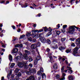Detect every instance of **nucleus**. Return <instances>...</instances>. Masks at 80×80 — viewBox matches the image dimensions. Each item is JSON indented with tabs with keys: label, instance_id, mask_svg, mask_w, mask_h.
Segmentation results:
<instances>
[{
	"label": "nucleus",
	"instance_id": "nucleus-1",
	"mask_svg": "<svg viewBox=\"0 0 80 80\" xmlns=\"http://www.w3.org/2000/svg\"><path fill=\"white\" fill-rule=\"evenodd\" d=\"M74 27L76 28L78 30L79 28L78 27L75 26H70L69 27V30L68 31V33H73L74 32V29H75Z\"/></svg>",
	"mask_w": 80,
	"mask_h": 80
},
{
	"label": "nucleus",
	"instance_id": "nucleus-2",
	"mask_svg": "<svg viewBox=\"0 0 80 80\" xmlns=\"http://www.w3.org/2000/svg\"><path fill=\"white\" fill-rule=\"evenodd\" d=\"M18 52V49L17 48H15L12 49V53H17Z\"/></svg>",
	"mask_w": 80,
	"mask_h": 80
},
{
	"label": "nucleus",
	"instance_id": "nucleus-3",
	"mask_svg": "<svg viewBox=\"0 0 80 80\" xmlns=\"http://www.w3.org/2000/svg\"><path fill=\"white\" fill-rule=\"evenodd\" d=\"M29 71H30V72H31V73H36V70L35 68L31 69L30 68H29Z\"/></svg>",
	"mask_w": 80,
	"mask_h": 80
},
{
	"label": "nucleus",
	"instance_id": "nucleus-4",
	"mask_svg": "<svg viewBox=\"0 0 80 80\" xmlns=\"http://www.w3.org/2000/svg\"><path fill=\"white\" fill-rule=\"evenodd\" d=\"M67 68L68 69V72L69 73H72L73 72V71L72 70V68L70 67H67Z\"/></svg>",
	"mask_w": 80,
	"mask_h": 80
},
{
	"label": "nucleus",
	"instance_id": "nucleus-5",
	"mask_svg": "<svg viewBox=\"0 0 80 80\" xmlns=\"http://www.w3.org/2000/svg\"><path fill=\"white\" fill-rule=\"evenodd\" d=\"M78 48H75L73 49V53H78Z\"/></svg>",
	"mask_w": 80,
	"mask_h": 80
},
{
	"label": "nucleus",
	"instance_id": "nucleus-6",
	"mask_svg": "<svg viewBox=\"0 0 80 80\" xmlns=\"http://www.w3.org/2000/svg\"><path fill=\"white\" fill-rule=\"evenodd\" d=\"M31 47L32 48L35 49V48H36L37 47V46L36 44H33L31 45Z\"/></svg>",
	"mask_w": 80,
	"mask_h": 80
},
{
	"label": "nucleus",
	"instance_id": "nucleus-7",
	"mask_svg": "<svg viewBox=\"0 0 80 80\" xmlns=\"http://www.w3.org/2000/svg\"><path fill=\"white\" fill-rule=\"evenodd\" d=\"M40 40H41V42L42 43H45L46 41L45 40V39L43 37H40Z\"/></svg>",
	"mask_w": 80,
	"mask_h": 80
},
{
	"label": "nucleus",
	"instance_id": "nucleus-8",
	"mask_svg": "<svg viewBox=\"0 0 80 80\" xmlns=\"http://www.w3.org/2000/svg\"><path fill=\"white\" fill-rule=\"evenodd\" d=\"M18 66L20 68H22L23 67V64L22 62H19L18 63Z\"/></svg>",
	"mask_w": 80,
	"mask_h": 80
},
{
	"label": "nucleus",
	"instance_id": "nucleus-9",
	"mask_svg": "<svg viewBox=\"0 0 80 80\" xmlns=\"http://www.w3.org/2000/svg\"><path fill=\"white\" fill-rule=\"evenodd\" d=\"M22 47H23V46L22 45V44H17L15 46V47H19V48H22Z\"/></svg>",
	"mask_w": 80,
	"mask_h": 80
},
{
	"label": "nucleus",
	"instance_id": "nucleus-10",
	"mask_svg": "<svg viewBox=\"0 0 80 80\" xmlns=\"http://www.w3.org/2000/svg\"><path fill=\"white\" fill-rule=\"evenodd\" d=\"M62 78H61L60 80H64L65 79V76L66 75V74L64 73H62Z\"/></svg>",
	"mask_w": 80,
	"mask_h": 80
},
{
	"label": "nucleus",
	"instance_id": "nucleus-11",
	"mask_svg": "<svg viewBox=\"0 0 80 80\" xmlns=\"http://www.w3.org/2000/svg\"><path fill=\"white\" fill-rule=\"evenodd\" d=\"M29 78L30 80H35V77L31 75Z\"/></svg>",
	"mask_w": 80,
	"mask_h": 80
},
{
	"label": "nucleus",
	"instance_id": "nucleus-12",
	"mask_svg": "<svg viewBox=\"0 0 80 80\" xmlns=\"http://www.w3.org/2000/svg\"><path fill=\"white\" fill-rule=\"evenodd\" d=\"M26 35L27 36V37H30V35H31V32H27V33L26 34Z\"/></svg>",
	"mask_w": 80,
	"mask_h": 80
},
{
	"label": "nucleus",
	"instance_id": "nucleus-13",
	"mask_svg": "<svg viewBox=\"0 0 80 80\" xmlns=\"http://www.w3.org/2000/svg\"><path fill=\"white\" fill-rule=\"evenodd\" d=\"M68 79L69 80H73V78L72 76H69L68 77Z\"/></svg>",
	"mask_w": 80,
	"mask_h": 80
},
{
	"label": "nucleus",
	"instance_id": "nucleus-14",
	"mask_svg": "<svg viewBox=\"0 0 80 80\" xmlns=\"http://www.w3.org/2000/svg\"><path fill=\"white\" fill-rule=\"evenodd\" d=\"M58 67V66H57V63H55L54 64V65L53 66V68H54V69H57Z\"/></svg>",
	"mask_w": 80,
	"mask_h": 80
},
{
	"label": "nucleus",
	"instance_id": "nucleus-15",
	"mask_svg": "<svg viewBox=\"0 0 80 80\" xmlns=\"http://www.w3.org/2000/svg\"><path fill=\"white\" fill-rule=\"evenodd\" d=\"M71 51H72L71 49H67L66 51V53H70V52H71Z\"/></svg>",
	"mask_w": 80,
	"mask_h": 80
},
{
	"label": "nucleus",
	"instance_id": "nucleus-16",
	"mask_svg": "<svg viewBox=\"0 0 80 80\" xmlns=\"http://www.w3.org/2000/svg\"><path fill=\"white\" fill-rule=\"evenodd\" d=\"M76 42L77 44H80V38L77 39Z\"/></svg>",
	"mask_w": 80,
	"mask_h": 80
},
{
	"label": "nucleus",
	"instance_id": "nucleus-17",
	"mask_svg": "<svg viewBox=\"0 0 80 80\" xmlns=\"http://www.w3.org/2000/svg\"><path fill=\"white\" fill-rule=\"evenodd\" d=\"M23 57H24L25 59H26V60H27L28 58V57L27 56V55L26 54H24Z\"/></svg>",
	"mask_w": 80,
	"mask_h": 80
},
{
	"label": "nucleus",
	"instance_id": "nucleus-18",
	"mask_svg": "<svg viewBox=\"0 0 80 80\" xmlns=\"http://www.w3.org/2000/svg\"><path fill=\"white\" fill-rule=\"evenodd\" d=\"M50 58V61H51V62L52 63V62H53L54 61H53V58H52V56L49 57Z\"/></svg>",
	"mask_w": 80,
	"mask_h": 80
},
{
	"label": "nucleus",
	"instance_id": "nucleus-19",
	"mask_svg": "<svg viewBox=\"0 0 80 80\" xmlns=\"http://www.w3.org/2000/svg\"><path fill=\"white\" fill-rule=\"evenodd\" d=\"M9 59L10 61H12V56H11V55L10 54L9 55Z\"/></svg>",
	"mask_w": 80,
	"mask_h": 80
},
{
	"label": "nucleus",
	"instance_id": "nucleus-20",
	"mask_svg": "<svg viewBox=\"0 0 80 80\" xmlns=\"http://www.w3.org/2000/svg\"><path fill=\"white\" fill-rule=\"evenodd\" d=\"M24 51L25 52V53H27L28 55H30V54L31 53L30 52V51H28V50H25Z\"/></svg>",
	"mask_w": 80,
	"mask_h": 80
},
{
	"label": "nucleus",
	"instance_id": "nucleus-21",
	"mask_svg": "<svg viewBox=\"0 0 80 80\" xmlns=\"http://www.w3.org/2000/svg\"><path fill=\"white\" fill-rule=\"evenodd\" d=\"M38 63V61L37 60H35L34 61V64L35 65H37V63Z\"/></svg>",
	"mask_w": 80,
	"mask_h": 80
},
{
	"label": "nucleus",
	"instance_id": "nucleus-22",
	"mask_svg": "<svg viewBox=\"0 0 80 80\" xmlns=\"http://www.w3.org/2000/svg\"><path fill=\"white\" fill-rule=\"evenodd\" d=\"M14 66H15V64L13 63L11 64L10 67L11 68H12Z\"/></svg>",
	"mask_w": 80,
	"mask_h": 80
},
{
	"label": "nucleus",
	"instance_id": "nucleus-23",
	"mask_svg": "<svg viewBox=\"0 0 80 80\" xmlns=\"http://www.w3.org/2000/svg\"><path fill=\"white\" fill-rule=\"evenodd\" d=\"M42 28H43V29H44V32H47V30H48V29H47V27H43Z\"/></svg>",
	"mask_w": 80,
	"mask_h": 80
},
{
	"label": "nucleus",
	"instance_id": "nucleus-24",
	"mask_svg": "<svg viewBox=\"0 0 80 80\" xmlns=\"http://www.w3.org/2000/svg\"><path fill=\"white\" fill-rule=\"evenodd\" d=\"M41 59V58L39 56H38L36 58V59L37 60H40Z\"/></svg>",
	"mask_w": 80,
	"mask_h": 80
},
{
	"label": "nucleus",
	"instance_id": "nucleus-25",
	"mask_svg": "<svg viewBox=\"0 0 80 80\" xmlns=\"http://www.w3.org/2000/svg\"><path fill=\"white\" fill-rule=\"evenodd\" d=\"M42 71H39L38 72V74L39 75H40L42 74Z\"/></svg>",
	"mask_w": 80,
	"mask_h": 80
},
{
	"label": "nucleus",
	"instance_id": "nucleus-26",
	"mask_svg": "<svg viewBox=\"0 0 80 80\" xmlns=\"http://www.w3.org/2000/svg\"><path fill=\"white\" fill-rule=\"evenodd\" d=\"M59 49L60 50H62L65 49V48L61 46L59 47Z\"/></svg>",
	"mask_w": 80,
	"mask_h": 80
},
{
	"label": "nucleus",
	"instance_id": "nucleus-27",
	"mask_svg": "<svg viewBox=\"0 0 80 80\" xmlns=\"http://www.w3.org/2000/svg\"><path fill=\"white\" fill-rule=\"evenodd\" d=\"M42 77L43 78H46V75H45V73H44L42 75Z\"/></svg>",
	"mask_w": 80,
	"mask_h": 80
},
{
	"label": "nucleus",
	"instance_id": "nucleus-28",
	"mask_svg": "<svg viewBox=\"0 0 80 80\" xmlns=\"http://www.w3.org/2000/svg\"><path fill=\"white\" fill-rule=\"evenodd\" d=\"M52 32H49L48 34H46V37H48V36H50Z\"/></svg>",
	"mask_w": 80,
	"mask_h": 80
},
{
	"label": "nucleus",
	"instance_id": "nucleus-29",
	"mask_svg": "<svg viewBox=\"0 0 80 80\" xmlns=\"http://www.w3.org/2000/svg\"><path fill=\"white\" fill-rule=\"evenodd\" d=\"M75 1V0H71L70 1V3L71 5L73 4V3H74V2Z\"/></svg>",
	"mask_w": 80,
	"mask_h": 80
},
{
	"label": "nucleus",
	"instance_id": "nucleus-30",
	"mask_svg": "<svg viewBox=\"0 0 80 80\" xmlns=\"http://www.w3.org/2000/svg\"><path fill=\"white\" fill-rule=\"evenodd\" d=\"M16 75H18V77H20L22 75V73L20 72H19L18 74H16Z\"/></svg>",
	"mask_w": 80,
	"mask_h": 80
},
{
	"label": "nucleus",
	"instance_id": "nucleus-31",
	"mask_svg": "<svg viewBox=\"0 0 80 80\" xmlns=\"http://www.w3.org/2000/svg\"><path fill=\"white\" fill-rule=\"evenodd\" d=\"M25 35L24 34L22 35H21L20 37V39H22V38H24L25 37Z\"/></svg>",
	"mask_w": 80,
	"mask_h": 80
},
{
	"label": "nucleus",
	"instance_id": "nucleus-32",
	"mask_svg": "<svg viewBox=\"0 0 80 80\" xmlns=\"http://www.w3.org/2000/svg\"><path fill=\"white\" fill-rule=\"evenodd\" d=\"M56 78L57 79H58L60 78L59 74H57L56 76Z\"/></svg>",
	"mask_w": 80,
	"mask_h": 80
},
{
	"label": "nucleus",
	"instance_id": "nucleus-33",
	"mask_svg": "<svg viewBox=\"0 0 80 80\" xmlns=\"http://www.w3.org/2000/svg\"><path fill=\"white\" fill-rule=\"evenodd\" d=\"M20 69L17 68L16 69L15 71V72L16 73H17V72H18V71H19Z\"/></svg>",
	"mask_w": 80,
	"mask_h": 80
},
{
	"label": "nucleus",
	"instance_id": "nucleus-34",
	"mask_svg": "<svg viewBox=\"0 0 80 80\" xmlns=\"http://www.w3.org/2000/svg\"><path fill=\"white\" fill-rule=\"evenodd\" d=\"M29 60L30 62H32V61H33V59L31 58V57H29Z\"/></svg>",
	"mask_w": 80,
	"mask_h": 80
},
{
	"label": "nucleus",
	"instance_id": "nucleus-35",
	"mask_svg": "<svg viewBox=\"0 0 80 80\" xmlns=\"http://www.w3.org/2000/svg\"><path fill=\"white\" fill-rule=\"evenodd\" d=\"M22 63L23 65V66H24V65H26V64H27V61L24 62Z\"/></svg>",
	"mask_w": 80,
	"mask_h": 80
},
{
	"label": "nucleus",
	"instance_id": "nucleus-36",
	"mask_svg": "<svg viewBox=\"0 0 80 80\" xmlns=\"http://www.w3.org/2000/svg\"><path fill=\"white\" fill-rule=\"evenodd\" d=\"M28 38V40L30 41V42H32V38L29 37V38Z\"/></svg>",
	"mask_w": 80,
	"mask_h": 80
},
{
	"label": "nucleus",
	"instance_id": "nucleus-37",
	"mask_svg": "<svg viewBox=\"0 0 80 80\" xmlns=\"http://www.w3.org/2000/svg\"><path fill=\"white\" fill-rule=\"evenodd\" d=\"M36 45H37V47H40V42H38L37 43V44H36Z\"/></svg>",
	"mask_w": 80,
	"mask_h": 80
},
{
	"label": "nucleus",
	"instance_id": "nucleus-38",
	"mask_svg": "<svg viewBox=\"0 0 80 80\" xmlns=\"http://www.w3.org/2000/svg\"><path fill=\"white\" fill-rule=\"evenodd\" d=\"M64 67H65V66H63L61 68V71H62V73H63V70H64Z\"/></svg>",
	"mask_w": 80,
	"mask_h": 80
},
{
	"label": "nucleus",
	"instance_id": "nucleus-39",
	"mask_svg": "<svg viewBox=\"0 0 80 80\" xmlns=\"http://www.w3.org/2000/svg\"><path fill=\"white\" fill-rule=\"evenodd\" d=\"M40 70L41 71L42 73H43V69L41 67L40 68Z\"/></svg>",
	"mask_w": 80,
	"mask_h": 80
},
{
	"label": "nucleus",
	"instance_id": "nucleus-40",
	"mask_svg": "<svg viewBox=\"0 0 80 80\" xmlns=\"http://www.w3.org/2000/svg\"><path fill=\"white\" fill-rule=\"evenodd\" d=\"M20 79V78H19V76H17L16 77V80H18Z\"/></svg>",
	"mask_w": 80,
	"mask_h": 80
},
{
	"label": "nucleus",
	"instance_id": "nucleus-41",
	"mask_svg": "<svg viewBox=\"0 0 80 80\" xmlns=\"http://www.w3.org/2000/svg\"><path fill=\"white\" fill-rule=\"evenodd\" d=\"M29 67L30 68H32V67H33V65L32 63H30L29 65Z\"/></svg>",
	"mask_w": 80,
	"mask_h": 80
},
{
	"label": "nucleus",
	"instance_id": "nucleus-42",
	"mask_svg": "<svg viewBox=\"0 0 80 80\" xmlns=\"http://www.w3.org/2000/svg\"><path fill=\"white\" fill-rule=\"evenodd\" d=\"M66 40L65 38H61V41L62 42H64Z\"/></svg>",
	"mask_w": 80,
	"mask_h": 80
},
{
	"label": "nucleus",
	"instance_id": "nucleus-43",
	"mask_svg": "<svg viewBox=\"0 0 80 80\" xmlns=\"http://www.w3.org/2000/svg\"><path fill=\"white\" fill-rule=\"evenodd\" d=\"M47 42L48 43H49V44H50V43H51L50 40L49 39H48L47 40Z\"/></svg>",
	"mask_w": 80,
	"mask_h": 80
},
{
	"label": "nucleus",
	"instance_id": "nucleus-44",
	"mask_svg": "<svg viewBox=\"0 0 80 80\" xmlns=\"http://www.w3.org/2000/svg\"><path fill=\"white\" fill-rule=\"evenodd\" d=\"M67 27V25H65L63 26V29H65V28H66Z\"/></svg>",
	"mask_w": 80,
	"mask_h": 80
},
{
	"label": "nucleus",
	"instance_id": "nucleus-45",
	"mask_svg": "<svg viewBox=\"0 0 80 80\" xmlns=\"http://www.w3.org/2000/svg\"><path fill=\"white\" fill-rule=\"evenodd\" d=\"M43 30L42 29L39 30L38 32H43Z\"/></svg>",
	"mask_w": 80,
	"mask_h": 80
},
{
	"label": "nucleus",
	"instance_id": "nucleus-46",
	"mask_svg": "<svg viewBox=\"0 0 80 80\" xmlns=\"http://www.w3.org/2000/svg\"><path fill=\"white\" fill-rule=\"evenodd\" d=\"M43 33H41L40 34H39V36H40V37H43Z\"/></svg>",
	"mask_w": 80,
	"mask_h": 80
},
{
	"label": "nucleus",
	"instance_id": "nucleus-47",
	"mask_svg": "<svg viewBox=\"0 0 80 80\" xmlns=\"http://www.w3.org/2000/svg\"><path fill=\"white\" fill-rule=\"evenodd\" d=\"M60 33V31H58L56 32V34L57 35H59Z\"/></svg>",
	"mask_w": 80,
	"mask_h": 80
},
{
	"label": "nucleus",
	"instance_id": "nucleus-48",
	"mask_svg": "<svg viewBox=\"0 0 80 80\" xmlns=\"http://www.w3.org/2000/svg\"><path fill=\"white\" fill-rule=\"evenodd\" d=\"M20 58V56H17L15 58L17 59V60H18L19 58Z\"/></svg>",
	"mask_w": 80,
	"mask_h": 80
},
{
	"label": "nucleus",
	"instance_id": "nucleus-49",
	"mask_svg": "<svg viewBox=\"0 0 80 80\" xmlns=\"http://www.w3.org/2000/svg\"><path fill=\"white\" fill-rule=\"evenodd\" d=\"M53 48H54V49H57V48H58L57 46L56 45L55 46L53 47Z\"/></svg>",
	"mask_w": 80,
	"mask_h": 80
},
{
	"label": "nucleus",
	"instance_id": "nucleus-50",
	"mask_svg": "<svg viewBox=\"0 0 80 80\" xmlns=\"http://www.w3.org/2000/svg\"><path fill=\"white\" fill-rule=\"evenodd\" d=\"M71 46L72 47H75V44H74V43H72L71 44Z\"/></svg>",
	"mask_w": 80,
	"mask_h": 80
},
{
	"label": "nucleus",
	"instance_id": "nucleus-51",
	"mask_svg": "<svg viewBox=\"0 0 80 80\" xmlns=\"http://www.w3.org/2000/svg\"><path fill=\"white\" fill-rule=\"evenodd\" d=\"M27 75H30V72L28 71L26 72Z\"/></svg>",
	"mask_w": 80,
	"mask_h": 80
},
{
	"label": "nucleus",
	"instance_id": "nucleus-52",
	"mask_svg": "<svg viewBox=\"0 0 80 80\" xmlns=\"http://www.w3.org/2000/svg\"><path fill=\"white\" fill-rule=\"evenodd\" d=\"M32 32H38V30H32Z\"/></svg>",
	"mask_w": 80,
	"mask_h": 80
},
{
	"label": "nucleus",
	"instance_id": "nucleus-53",
	"mask_svg": "<svg viewBox=\"0 0 80 80\" xmlns=\"http://www.w3.org/2000/svg\"><path fill=\"white\" fill-rule=\"evenodd\" d=\"M70 40L71 41H73L74 40H75V39H74V38H70Z\"/></svg>",
	"mask_w": 80,
	"mask_h": 80
},
{
	"label": "nucleus",
	"instance_id": "nucleus-54",
	"mask_svg": "<svg viewBox=\"0 0 80 80\" xmlns=\"http://www.w3.org/2000/svg\"><path fill=\"white\" fill-rule=\"evenodd\" d=\"M50 50L49 49V48H47L46 49V51L47 52H50Z\"/></svg>",
	"mask_w": 80,
	"mask_h": 80
},
{
	"label": "nucleus",
	"instance_id": "nucleus-55",
	"mask_svg": "<svg viewBox=\"0 0 80 80\" xmlns=\"http://www.w3.org/2000/svg\"><path fill=\"white\" fill-rule=\"evenodd\" d=\"M12 73V70H11L9 72V75H11Z\"/></svg>",
	"mask_w": 80,
	"mask_h": 80
},
{
	"label": "nucleus",
	"instance_id": "nucleus-56",
	"mask_svg": "<svg viewBox=\"0 0 80 80\" xmlns=\"http://www.w3.org/2000/svg\"><path fill=\"white\" fill-rule=\"evenodd\" d=\"M61 31L63 33H65V29H62Z\"/></svg>",
	"mask_w": 80,
	"mask_h": 80
},
{
	"label": "nucleus",
	"instance_id": "nucleus-57",
	"mask_svg": "<svg viewBox=\"0 0 80 80\" xmlns=\"http://www.w3.org/2000/svg\"><path fill=\"white\" fill-rule=\"evenodd\" d=\"M52 53H48V57H50V56H51V55H52Z\"/></svg>",
	"mask_w": 80,
	"mask_h": 80
},
{
	"label": "nucleus",
	"instance_id": "nucleus-58",
	"mask_svg": "<svg viewBox=\"0 0 80 80\" xmlns=\"http://www.w3.org/2000/svg\"><path fill=\"white\" fill-rule=\"evenodd\" d=\"M7 77L8 79H9V77H10V74H8L7 76Z\"/></svg>",
	"mask_w": 80,
	"mask_h": 80
},
{
	"label": "nucleus",
	"instance_id": "nucleus-59",
	"mask_svg": "<svg viewBox=\"0 0 80 80\" xmlns=\"http://www.w3.org/2000/svg\"><path fill=\"white\" fill-rule=\"evenodd\" d=\"M37 38H39L40 37V34H38L37 35Z\"/></svg>",
	"mask_w": 80,
	"mask_h": 80
},
{
	"label": "nucleus",
	"instance_id": "nucleus-60",
	"mask_svg": "<svg viewBox=\"0 0 80 80\" xmlns=\"http://www.w3.org/2000/svg\"><path fill=\"white\" fill-rule=\"evenodd\" d=\"M57 27H58V28H60V24H58L57 25Z\"/></svg>",
	"mask_w": 80,
	"mask_h": 80
},
{
	"label": "nucleus",
	"instance_id": "nucleus-61",
	"mask_svg": "<svg viewBox=\"0 0 80 80\" xmlns=\"http://www.w3.org/2000/svg\"><path fill=\"white\" fill-rule=\"evenodd\" d=\"M5 2V1H2L1 2V3H3Z\"/></svg>",
	"mask_w": 80,
	"mask_h": 80
},
{
	"label": "nucleus",
	"instance_id": "nucleus-62",
	"mask_svg": "<svg viewBox=\"0 0 80 80\" xmlns=\"http://www.w3.org/2000/svg\"><path fill=\"white\" fill-rule=\"evenodd\" d=\"M12 27L14 30H15V26H12Z\"/></svg>",
	"mask_w": 80,
	"mask_h": 80
},
{
	"label": "nucleus",
	"instance_id": "nucleus-63",
	"mask_svg": "<svg viewBox=\"0 0 80 80\" xmlns=\"http://www.w3.org/2000/svg\"><path fill=\"white\" fill-rule=\"evenodd\" d=\"M4 35L3 34H2L0 35V37H2Z\"/></svg>",
	"mask_w": 80,
	"mask_h": 80
},
{
	"label": "nucleus",
	"instance_id": "nucleus-64",
	"mask_svg": "<svg viewBox=\"0 0 80 80\" xmlns=\"http://www.w3.org/2000/svg\"><path fill=\"white\" fill-rule=\"evenodd\" d=\"M1 80H4V77H2Z\"/></svg>",
	"mask_w": 80,
	"mask_h": 80
}]
</instances>
